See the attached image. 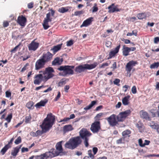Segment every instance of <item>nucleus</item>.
I'll use <instances>...</instances> for the list:
<instances>
[{"instance_id":"a18cd8bd","label":"nucleus","mask_w":159,"mask_h":159,"mask_svg":"<svg viewBox=\"0 0 159 159\" xmlns=\"http://www.w3.org/2000/svg\"><path fill=\"white\" fill-rule=\"evenodd\" d=\"M22 140L21 137L20 136H19L18 137L17 139H16L15 141V143L16 144H18L21 142Z\"/></svg>"},{"instance_id":"58836bf2","label":"nucleus","mask_w":159,"mask_h":159,"mask_svg":"<svg viewBox=\"0 0 159 159\" xmlns=\"http://www.w3.org/2000/svg\"><path fill=\"white\" fill-rule=\"evenodd\" d=\"M31 119V117L30 115L28 116H26L25 117V122L26 124L30 123Z\"/></svg>"},{"instance_id":"e2e57ef3","label":"nucleus","mask_w":159,"mask_h":159,"mask_svg":"<svg viewBox=\"0 0 159 159\" xmlns=\"http://www.w3.org/2000/svg\"><path fill=\"white\" fill-rule=\"evenodd\" d=\"M98 151V148H97L95 147L93 148V153L94 155H95Z\"/></svg>"},{"instance_id":"a211bd4d","label":"nucleus","mask_w":159,"mask_h":159,"mask_svg":"<svg viewBox=\"0 0 159 159\" xmlns=\"http://www.w3.org/2000/svg\"><path fill=\"white\" fill-rule=\"evenodd\" d=\"M140 114L141 118L148 120H151V118L149 115L144 110L141 111L140 112Z\"/></svg>"},{"instance_id":"6e6552de","label":"nucleus","mask_w":159,"mask_h":159,"mask_svg":"<svg viewBox=\"0 0 159 159\" xmlns=\"http://www.w3.org/2000/svg\"><path fill=\"white\" fill-rule=\"evenodd\" d=\"M130 110H127L123 112L119 113L117 116V119L118 121H123L131 113Z\"/></svg>"},{"instance_id":"0e129e2a","label":"nucleus","mask_w":159,"mask_h":159,"mask_svg":"<svg viewBox=\"0 0 159 159\" xmlns=\"http://www.w3.org/2000/svg\"><path fill=\"white\" fill-rule=\"evenodd\" d=\"M6 96L7 97L9 98L11 96V93L10 92L7 91L6 92Z\"/></svg>"},{"instance_id":"4c0bfd02","label":"nucleus","mask_w":159,"mask_h":159,"mask_svg":"<svg viewBox=\"0 0 159 159\" xmlns=\"http://www.w3.org/2000/svg\"><path fill=\"white\" fill-rule=\"evenodd\" d=\"M47 75H45L44 76V78L46 80H47L49 79L52 77L53 76V75L52 73H47Z\"/></svg>"},{"instance_id":"09e8293b","label":"nucleus","mask_w":159,"mask_h":159,"mask_svg":"<svg viewBox=\"0 0 159 159\" xmlns=\"http://www.w3.org/2000/svg\"><path fill=\"white\" fill-rule=\"evenodd\" d=\"M84 11L83 10L76 11L74 13V15L76 16H79L84 13Z\"/></svg>"},{"instance_id":"de8ad7c7","label":"nucleus","mask_w":159,"mask_h":159,"mask_svg":"<svg viewBox=\"0 0 159 159\" xmlns=\"http://www.w3.org/2000/svg\"><path fill=\"white\" fill-rule=\"evenodd\" d=\"M46 71L47 73H52L54 72L53 68L51 67H48L46 68Z\"/></svg>"},{"instance_id":"f8f14e48","label":"nucleus","mask_w":159,"mask_h":159,"mask_svg":"<svg viewBox=\"0 0 159 159\" xmlns=\"http://www.w3.org/2000/svg\"><path fill=\"white\" fill-rule=\"evenodd\" d=\"M106 120L112 126L116 125L117 122L116 121V115L115 114H112L109 117L106 118Z\"/></svg>"},{"instance_id":"b1692460","label":"nucleus","mask_w":159,"mask_h":159,"mask_svg":"<svg viewBox=\"0 0 159 159\" xmlns=\"http://www.w3.org/2000/svg\"><path fill=\"white\" fill-rule=\"evenodd\" d=\"M131 51V48L129 47H125L124 46L123 50V54L125 56H127L129 55V52Z\"/></svg>"},{"instance_id":"aec40b11","label":"nucleus","mask_w":159,"mask_h":159,"mask_svg":"<svg viewBox=\"0 0 159 159\" xmlns=\"http://www.w3.org/2000/svg\"><path fill=\"white\" fill-rule=\"evenodd\" d=\"M93 17H90L87 19L83 22V24L81 25V27H87L93 21Z\"/></svg>"},{"instance_id":"ea45409f","label":"nucleus","mask_w":159,"mask_h":159,"mask_svg":"<svg viewBox=\"0 0 159 159\" xmlns=\"http://www.w3.org/2000/svg\"><path fill=\"white\" fill-rule=\"evenodd\" d=\"M12 117V114L11 113L8 115L7 117L6 118L5 120H7L8 123H10L11 122V120Z\"/></svg>"},{"instance_id":"cd10ccee","label":"nucleus","mask_w":159,"mask_h":159,"mask_svg":"<svg viewBox=\"0 0 159 159\" xmlns=\"http://www.w3.org/2000/svg\"><path fill=\"white\" fill-rule=\"evenodd\" d=\"M131 133V131L129 129H126L123 131L122 133V135L123 137L125 139L127 137L130 136V134Z\"/></svg>"},{"instance_id":"3c124183","label":"nucleus","mask_w":159,"mask_h":159,"mask_svg":"<svg viewBox=\"0 0 159 159\" xmlns=\"http://www.w3.org/2000/svg\"><path fill=\"white\" fill-rule=\"evenodd\" d=\"M149 112L151 114V116L152 117H154L156 116V113L155 112V110L153 109H152L149 111Z\"/></svg>"},{"instance_id":"2eb2a0df","label":"nucleus","mask_w":159,"mask_h":159,"mask_svg":"<svg viewBox=\"0 0 159 159\" xmlns=\"http://www.w3.org/2000/svg\"><path fill=\"white\" fill-rule=\"evenodd\" d=\"M27 21L26 18L23 16H19L18 17L17 22L21 26H24Z\"/></svg>"},{"instance_id":"774afa93","label":"nucleus","mask_w":159,"mask_h":159,"mask_svg":"<svg viewBox=\"0 0 159 159\" xmlns=\"http://www.w3.org/2000/svg\"><path fill=\"white\" fill-rule=\"evenodd\" d=\"M34 3L33 2H30L28 4V7L29 8H32L33 7Z\"/></svg>"},{"instance_id":"4d7b16f0","label":"nucleus","mask_w":159,"mask_h":159,"mask_svg":"<svg viewBox=\"0 0 159 159\" xmlns=\"http://www.w3.org/2000/svg\"><path fill=\"white\" fill-rule=\"evenodd\" d=\"M9 25V23L7 21H4L3 23V27L4 28L7 27Z\"/></svg>"},{"instance_id":"39448f33","label":"nucleus","mask_w":159,"mask_h":159,"mask_svg":"<svg viewBox=\"0 0 159 159\" xmlns=\"http://www.w3.org/2000/svg\"><path fill=\"white\" fill-rule=\"evenodd\" d=\"M98 64L97 62H94L91 64H86L80 65L75 67V71L77 73H80L86 70H91L95 68Z\"/></svg>"},{"instance_id":"2f4dec72","label":"nucleus","mask_w":159,"mask_h":159,"mask_svg":"<svg viewBox=\"0 0 159 159\" xmlns=\"http://www.w3.org/2000/svg\"><path fill=\"white\" fill-rule=\"evenodd\" d=\"M146 16V14L145 12L139 13L137 15V17L140 20L145 19Z\"/></svg>"},{"instance_id":"864d4df0","label":"nucleus","mask_w":159,"mask_h":159,"mask_svg":"<svg viewBox=\"0 0 159 159\" xmlns=\"http://www.w3.org/2000/svg\"><path fill=\"white\" fill-rule=\"evenodd\" d=\"M14 140V138H12L8 142V143L7 144V145H8L9 146L10 148H11L12 146V142Z\"/></svg>"},{"instance_id":"9d476101","label":"nucleus","mask_w":159,"mask_h":159,"mask_svg":"<svg viewBox=\"0 0 159 159\" xmlns=\"http://www.w3.org/2000/svg\"><path fill=\"white\" fill-rule=\"evenodd\" d=\"M46 63L42 58L37 60L35 64V70H38L43 68Z\"/></svg>"},{"instance_id":"49530a36","label":"nucleus","mask_w":159,"mask_h":159,"mask_svg":"<svg viewBox=\"0 0 159 159\" xmlns=\"http://www.w3.org/2000/svg\"><path fill=\"white\" fill-rule=\"evenodd\" d=\"M43 26L44 29L45 30L48 29L50 27V26L48 25V23H46L43 22Z\"/></svg>"},{"instance_id":"c9c22d12","label":"nucleus","mask_w":159,"mask_h":159,"mask_svg":"<svg viewBox=\"0 0 159 159\" xmlns=\"http://www.w3.org/2000/svg\"><path fill=\"white\" fill-rule=\"evenodd\" d=\"M116 142L117 144L124 143L125 142V139L122 137L119 139L117 140Z\"/></svg>"},{"instance_id":"393cba45","label":"nucleus","mask_w":159,"mask_h":159,"mask_svg":"<svg viewBox=\"0 0 159 159\" xmlns=\"http://www.w3.org/2000/svg\"><path fill=\"white\" fill-rule=\"evenodd\" d=\"M130 96L129 95H128L126 96H125L122 99V102L123 104L125 105L126 106L128 105L129 103V99L130 98Z\"/></svg>"},{"instance_id":"c03bdc74","label":"nucleus","mask_w":159,"mask_h":159,"mask_svg":"<svg viewBox=\"0 0 159 159\" xmlns=\"http://www.w3.org/2000/svg\"><path fill=\"white\" fill-rule=\"evenodd\" d=\"M66 84V80H64V79H62L58 83V85L59 86H62L63 85Z\"/></svg>"},{"instance_id":"6e6d98bb","label":"nucleus","mask_w":159,"mask_h":159,"mask_svg":"<svg viewBox=\"0 0 159 159\" xmlns=\"http://www.w3.org/2000/svg\"><path fill=\"white\" fill-rule=\"evenodd\" d=\"M73 44V41L72 40H70L67 42L66 45L67 46H71Z\"/></svg>"},{"instance_id":"7ed1b4c3","label":"nucleus","mask_w":159,"mask_h":159,"mask_svg":"<svg viewBox=\"0 0 159 159\" xmlns=\"http://www.w3.org/2000/svg\"><path fill=\"white\" fill-rule=\"evenodd\" d=\"M79 136L84 140V143L86 147H88L89 146V137L91 136L92 133L85 128H82L79 132Z\"/></svg>"},{"instance_id":"7c9ffc66","label":"nucleus","mask_w":159,"mask_h":159,"mask_svg":"<svg viewBox=\"0 0 159 159\" xmlns=\"http://www.w3.org/2000/svg\"><path fill=\"white\" fill-rule=\"evenodd\" d=\"M11 148L7 144L1 149L0 151V153L2 155H4L8 149Z\"/></svg>"},{"instance_id":"8fccbe9b","label":"nucleus","mask_w":159,"mask_h":159,"mask_svg":"<svg viewBox=\"0 0 159 159\" xmlns=\"http://www.w3.org/2000/svg\"><path fill=\"white\" fill-rule=\"evenodd\" d=\"M120 81V79H116L113 81V83L114 84L119 86L120 85L119 84Z\"/></svg>"},{"instance_id":"052dcab7","label":"nucleus","mask_w":159,"mask_h":159,"mask_svg":"<svg viewBox=\"0 0 159 159\" xmlns=\"http://www.w3.org/2000/svg\"><path fill=\"white\" fill-rule=\"evenodd\" d=\"M60 96H61V93H60V92L59 91L58 93V94H57V96L54 99V101H57L58 100V99L59 98Z\"/></svg>"},{"instance_id":"f257e3e1","label":"nucleus","mask_w":159,"mask_h":159,"mask_svg":"<svg viewBox=\"0 0 159 159\" xmlns=\"http://www.w3.org/2000/svg\"><path fill=\"white\" fill-rule=\"evenodd\" d=\"M55 121V116L51 113L48 114L40 125L43 132L46 133L52 127Z\"/></svg>"},{"instance_id":"473e14b6","label":"nucleus","mask_w":159,"mask_h":159,"mask_svg":"<svg viewBox=\"0 0 159 159\" xmlns=\"http://www.w3.org/2000/svg\"><path fill=\"white\" fill-rule=\"evenodd\" d=\"M104 114V113L102 112H100L97 114L94 118L95 120L100 121V118L102 117Z\"/></svg>"},{"instance_id":"f3484780","label":"nucleus","mask_w":159,"mask_h":159,"mask_svg":"<svg viewBox=\"0 0 159 159\" xmlns=\"http://www.w3.org/2000/svg\"><path fill=\"white\" fill-rule=\"evenodd\" d=\"M34 78L35 80L34 81V83L36 84H39L42 81L43 76L41 74L36 75Z\"/></svg>"},{"instance_id":"20e7f679","label":"nucleus","mask_w":159,"mask_h":159,"mask_svg":"<svg viewBox=\"0 0 159 159\" xmlns=\"http://www.w3.org/2000/svg\"><path fill=\"white\" fill-rule=\"evenodd\" d=\"M75 68L74 66H61L57 68V69L60 71H63L62 73H60V75L64 76H66L67 75H71L74 74L73 69Z\"/></svg>"},{"instance_id":"a878e982","label":"nucleus","mask_w":159,"mask_h":159,"mask_svg":"<svg viewBox=\"0 0 159 159\" xmlns=\"http://www.w3.org/2000/svg\"><path fill=\"white\" fill-rule=\"evenodd\" d=\"M47 102L48 101L46 100L45 101L41 100L39 102L36 103L35 105V106L37 108H39L40 107L45 106Z\"/></svg>"},{"instance_id":"5701e85b","label":"nucleus","mask_w":159,"mask_h":159,"mask_svg":"<svg viewBox=\"0 0 159 159\" xmlns=\"http://www.w3.org/2000/svg\"><path fill=\"white\" fill-rule=\"evenodd\" d=\"M72 126L71 125H66L63 127V131L64 133L73 130Z\"/></svg>"},{"instance_id":"bb28decb","label":"nucleus","mask_w":159,"mask_h":159,"mask_svg":"<svg viewBox=\"0 0 159 159\" xmlns=\"http://www.w3.org/2000/svg\"><path fill=\"white\" fill-rule=\"evenodd\" d=\"M62 44H59L56 46H54L53 48L51 49V50L52 51L54 54L57 52L61 48Z\"/></svg>"},{"instance_id":"37998d69","label":"nucleus","mask_w":159,"mask_h":159,"mask_svg":"<svg viewBox=\"0 0 159 159\" xmlns=\"http://www.w3.org/2000/svg\"><path fill=\"white\" fill-rule=\"evenodd\" d=\"M97 5L96 3H95L94 4V6L92 7L93 10H92V12H97L98 10V8L97 7Z\"/></svg>"},{"instance_id":"1a4fd4ad","label":"nucleus","mask_w":159,"mask_h":159,"mask_svg":"<svg viewBox=\"0 0 159 159\" xmlns=\"http://www.w3.org/2000/svg\"><path fill=\"white\" fill-rule=\"evenodd\" d=\"M62 141H60L57 143L56 145V148L57 151L55 152L56 155L55 156L59 155H62L61 154L63 153V149L62 147Z\"/></svg>"},{"instance_id":"0eeeda50","label":"nucleus","mask_w":159,"mask_h":159,"mask_svg":"<svg viewBox=\"0 0 159 159\" xmlns=\"http://www.w3.org/2000/svg\"><path fill=\"white\" fill-rule=\"evenodd\" d=\"M90 129L93 133H98L101 129L100 122L95 120L92 124Z\"/></svg>"},{"instance_id":"13d9d810","label":"nucleus","mask_w":159,"mask_h":159,"mask_svg":"<svg viewBox=\"0 0 159 159\" xmlns=\"http://www.w3.org/2000/svg\"><path fill=\"white\" fill-rule=\"evenodd\" d=\"M149 125L151 126V127L153 129H156L158 126H159V125L157 124H155V123L154 125Z\"/></svg>"},{"instance_id":"4468645a","label":"nucleus","mask_w":159,"mask_h":159,"mask_svg":"<svg viewBox=\"0 0 159 159\" xmlns=\"http://www.w3.org/2000/svg\"><path fill=\"white\" fill-rule=\"evenodd\" d=\"M53 56L52 54L48 52L46 53H43L41 58L46 63L52 59Z\"/></svg>"},{"instance_id":"bf43d9fd","label":"nucleus","mask_w":159,"mask_h":159,"mask_svg":"<svg viewBox=\"0 0 159 159\" xmlns=\"http://www.w3.org/2000/svg\"><path fill=\"white\" fill-rule=\"evenodd\" d=\"M42 134L41 132L39 130H38L36 133H35V135H34V136H37L38 135H41Z\"/></svg>"},{"instance_id":"72a5a7b5","label":"nucleus","mask_w":159,"mask_h":159,"mask_svg":"<svg viewBox=\"0 0 159 159\" xmlns=\"http://www.w3.org/2000/svg\"><path fill=\"white\" fill-rule=\"evenodd\" d=\"M58 11L61 13H64L69 11L68 7H61L58 10Z\"/></svg>"},{"instance_id":"9b49d317","label":"nucleus","mask_w":159,"mask_h":159,"mask_svg":"<svg viewBox=\"0 0 159 159\" xmlns=\"http://www.w3.org/2000/svg\"><path fill=\"white\" fill-rule=\"evenodd\" d=\"M39 43L35 42L34 40L33 41L28 45V48L29 51H34L36 50L39 47Z\"/></svg>"},{"instance_id":"c756f323","label":"nucleus","mask_w":159,"mask_h":159,"mask_svg":"<svg viewBox=\"0 0 159 159\" xmlns=\"http://www.w3.org/2000/svg\"><path fill=\"white\" fill-rule=\"evenodd\" d=\"M97 102L96 101H93L91 102L90 104L84 108V109L87 110L90 109L94 105H95Z\"/></svg>"},{"instance_id":"603ef678","label":"nucleus","mask_w":159,"mask_h":159,"mask_svg":"<svg viewBox=\"0 0 159 159\" xmlns=\"http://www.w3.org/2000/svg\"><path fill=\"white\" fill-rule=\"evenodd\" d=\"M109 63H108L107 62L103 63L102 64V65H100V68H104L105 67L107 66H108V65L111 63V61H109Z\"/></svg>"},{"instance_id":"e433bc0d","label":"nucleus","mask_w":159,"mask_h":159,"mask_svg":"<svg viewBox=\"0 0 159 159\" xmlns=\"http://www.w3.org/2000/svg\"><path fill=\"white\" fill-rule=\"evenodd\" d=\"M159 66V62H154L151 64L150 66V68L151 69H154L155 68H157Z\"/></svg>"},{"instance_id":"412c9836","label":"nucleus","mask_w":159,"mask_h":159,"mask_svg":"<svg viewBox=\"0 0 159 159\" xmlns=\"http://www.w3.org/2000/svg\"><path fill=\"white\" fill-rule=\"evenodd\" d=\"M63 61L62 58H60L59 57H57L55 58L52 62V65L55 66L56 65H60Z\"/></svg>"},{"instance_id":"f704fd0d","label":"nucleus","mask_w":159,"mask_h":159,"mask_svg":"<svg viewBox=\"0 0 159 159\" xmlns=\"http://www.w3.org/2000/svg\"><path fill=\"white\" fill-rule=\"evenodd\" d=\"M136 127L138 129L139 131L142 132L143 130V125L141 123H137L136 124Z\"/></svg>"},{"instance_id":"4be33fe9","label":"nucleus","mask_w":159,"mask_h":159,"mask_svg":"<svg viewBox=\"0 0 159 159\" xmlns=\"http://www.w3.org/2000/svg\"><path fill=\"white\" fill-rule=\"evenodd\" d=\"M21 145L20 146H17L14 148V150L12 151L11 154V155L14 157H15L17 155V153L19 152L20 149L21 148Z\"/></svg>"},{"instance_id":"dca6fc26","label":"nucleus","mask_w":159,"mask_h":159,"mask_svg":"<svg viewBox=\"0 0 159 159\" xmlns=\"http://www.w3.org/2000/svg\"><path fill=\"white\" fill-rule=\"evenodd\" d=\"M120 47V45L119 44L113 50L110 51L109 54V56L107 59H110L114 57L116 54L118 52Z\"/></svg>"},{"instance_id":"6ab92c4d","label":"nucleus","mask_w":159,"mask_h":159,"mask_svg":"<svg viewBox=\"0 0 159 159\" xmlns=\"http://www.w3.org/2000/svg\"><path fill=\"white\" fill-rule=\"evenodd\" d=\"M114 5V3H112L108 6V9H109L108 12L109 13H113L115 11H120L121 9H118L116 7H112Z\"/></svg>"},{"instance_id":"79ce46f5","label":"nucleus","mask_w":159,"mask_h":159,"mask_svg":"<svg viewBox=\"0 0 159 159\" xmlns=\"http://www.w3.org/2000/svg\"><path fill=\"white\" fill-rule=\"evenodd\" d=\"M88 155L89 156V157L91 159H94V154H92V150H88Z\"/></svg>"},{"instance_id":"a19ab883","label":"nucleus","mask_w":159,"mask_h":159,"mask_svg":"<svg viewBox=\"0 0 159 159\" xmlns=\"http://www.w3.org/2000/svg\"><path fill=\"white\" fill-rule=\"evenodd\" d=\"M34 105L33 102L30 101L28 102L26 104V107L29 109H31Z\"/></svg>"},{"instance_id":"5fc2aeb1","label":"nucleus","mask_w":159,"mask_h":159,"mask_svg":"<svg viewBox=\"0 0 159 159\" xmlns=\"http://www.w3.org/2000/svg\"><path fill=\"white\" fill-rule=\"evenodd\" d=\"M132 92L133 94H135L137 93V89L136 87L134 86L131 89Z\"/></svg>"},{"instance_id":"423d86ee","label":"nucleus","mask_w":159,"mask_h":159,"mask_svg":"<svg viewBox=\"0 0 159 159\" xmlns=\"http://www.w3.org/2000/svg\"><path fill=\"white\" fill-rule=\"evenodd\" d=\"M52 151L46 152L45 153L41 154L39 155H37L35 156V159H48V158H51L54 157L55 155L53 153L54 149H51Z\"/></svg>"},{"instance_id":"c85d7f7f","label":"nucleus","mask_w":159,"mask_h":159,"mask_svg":"<svg viewBox=\"0 0 159 159\" xmlns=\"http://www.w3.org/2000/svg\"><path fill=\"white\" fill-rule=\"evenodd\" d=\"M55 11L53 10H51V12H49L46 14V17L45 18L50 20V21L52 20V18L51 17V16H53L54 15Z\"/></svg>"},{"instance_id":"338daca9","label":"nucleus","mask_w":159,"mask_h":159,"mask_svg":"<svg viewBox=\"0 0 159 159\" xmlns=\"http://www.w3.org/2000/svg\"><path fill=\"white\" fill-rule=\"evenodd\" d=\"M122 40L124 41L125 44H128L130 43V41L129 40L127 39H123Z\"/></svg>"},{"instance_id":"ddd939ff","label":"nucleus","mask_w":159,"mask_h":159,"mask_svg":"<svg viewBox=\"0 0 159 159\" xmlns=\"http://www.w3.org/2000/svg\"><path fill=\"white\" fill-rule=\"evenodd\" d=\"M138 63L137 61H129L126 64V70L128 72H130L131 71L133 67L138 64Z\"/></svg>"},{"instance_id":"69168bd1","label":"nucleus","mask_w":159,"mask_h":159,"mask_svg":"<svg viewBox=\"0 0 159 159\" xmlns=\"http://www.w3.org/2000/svg\"><path fill=\"white\" fill-rule=\"evenodd\" d=\"M139 143L141 147H144L143 143V141L141 139H140L139 140Z\"/></svg>"},{"instance_id":"680f3d73","label":"nucleus","mask_w":159,"mask_h":159,"mask_svg":"<svg viewBox=\"0 0 159 159\" xmlns=\"http://www.w3.org/2000/svg\"><path fill=\"white\" fill-rule=\"evenodd\" d=\"M28 63H26L24 67L21 69V71L23 72L27 69V66L29 65Z\"/></svg>"},{"instance_id":"f03ea898","label":"nucleus","mask_w":159,"mask_h":159,"mask_svg":"<svg viewBox=\"0 0 159 159\" xmlns=\"http://www.w3.org/2000/svg\"><path fill=\"white\" fill-rule=\"evenodd\" d=\"M82 142V140L79 136L71 138L65 144V147L71 150H73L80 145Z\"/></svg>"}]
</instances>
